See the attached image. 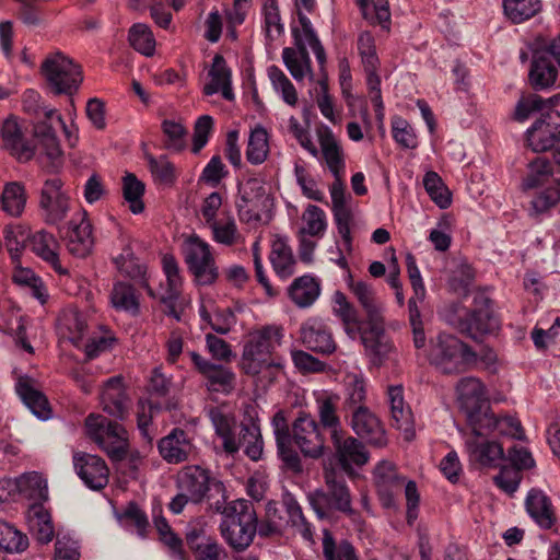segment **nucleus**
Here are the masks:
<instances>
[{
	"label": "nucleus",
	"mask_w": 560,
	"mask_h": 560,
	"mask_svg": "<svg viewBox=\"0 0 560 560\" xmlns=\"http://www.w3.org/2000/svg\"><path fill=\"white\" fill-rule=\"evenodd\" d=\"M338 395H320L316 399L317 417L323 430L328 432L335 460L346 474L351 475L354 468L368 464L370 453L362 441L343 429L338 415Z\"/></svg>",
	"instance_id": "obj_1"
},
{
	"label": "nucleus",
	"mask_w": 560,
	"mask_h": 560,
	"mask_svg": "<svg viewBox=\"0 0 560 560\" xmlns=\"http://www.w3.org/2000/svg\"><path fill=\"white\" fill-rule=\"evenodd\" d=\"M560 95L542 98L537 94L521 97L515 107L514 117L525 121L535 112H542L526 132L528 147L534 152H544L560 141V113L553 107L558 104Z\"/></svg>",
	"instance_id": "obj_2"
},
{
	"label": "nucleus",
	"mask_w": 560,
	"mask_h": 560,
	"mask_svg": "<svg viewBox=\"0 0 560 560\" xmlns=\"http://www.w3.org/2000/svg\"><path fill=\"white\" fill-rule=\"evenodd\" d=\"M282 338L283 329L279 326H266L252 332L244 345L242 370L248 375H257L268 368H282V360L272 355Z\"/></svg>",
	"instance_id": "obj_3"
},
{
	"label": "nucleus",
	"mask_w": 560,
	"mask_h": 560,
	"mask_svg": "<svg viewBox=\"0 0 560 560\" xmlns=\"http://www.w3.org/2000/svg\"><path fill=\"white\" fill-rule=\"evenodd\" d=\"M325 487L307 494V500L319 518L334 512L351 514L352 500L343 476L332 467L324 468Z\"/></svg>",
	"instance_id": "obj_4"
},
{
	"label": "nucleus",
	"mask_w": 560,
	"mask_h": 560,
	"mask_svg": "<svg viewBox=\"0 0 560 560\" xmlns=\"http://www.w3.org/2000/svg\"><path fill=\"white\" fill-rule=\"evenodd\" d=\"M428 359L440 372H465L476 361V352L456 336L441 332L430 342Z\"/></svg>",
	"instance_id": "obj_5"
},
{
	"label": "nucleus",
	"mask_w": 560,
	"mask_h": 560,
	"mask_svg": "<svg viewBox=\"0 0 560 560\" xmlns=\"http://www.w3.org/2000/svg\"><path fill=\"white\" fill-rule=\"evenodd\" d=\"M85 431L112 462H120L126 457L129 448L128 432L120 423L91 413L85 419Z\"/></svg>",
	"instance_id": "obj_6"
},
{
	"label": "nucleus",
	"mask_w": 560,
	"mask_h": 560,
	"mask_svg": "<svg viewBox=\"0 0 560 560\" xmlns=\"http://www.w3.org/2000/svg\"><path fill=\"white\" fill-rule=\"evenodd\" d=\"M40 71L49 89L58 95L72 96L83 81L81 67L60 51L48 55Z\"/></svg>",
	"instance_id": "obj_7"
},
{
	"label": "nucleus",
	"mask_w": 560,
	"mask_h": 560,
	"mask_svg": "<svg viewBox=\"0 0 560 560\" xmlns=\"http://www.w3.org/2000/svg\"><path fill=\"white\" fill-rule=\"evenodd\" d=\"M182 250L187 268L198 284L210 285L218 279L219 270L209 243L191 234L184 240Z\"/></svg>",
	"instance_id": "obj_8"
},
{
	"label": "nucleus",
	"mask_w": 560,
	"mask_h": 560,
	"mask_svg": "<svg viewBox=\"0 0 560 560\" xmlns=\"http://www.w3.org/2000/svg\"><path fill=\"white\" fill-rule=\"evenodd\" d=\"M455 326L462 334L479 341L497 332L500 322L492 310V301L485 293L478 292L474 296L472 308Z\"/></svg>",
	"instance_id": "obj_9"
},
{
	"label": "nucleus",
	"mask_w": 560,
	"mask_h": 560,
	"mask_svg": "<svg viewBox=\"0 0 560 560\" xmlns=\"http://www.w3.org/2000/svg\"><path fill=\"white\" fill-rule=\"evenodd\" d=\"M320 421L311 413L300 411L291 423L292 446H296L301 454L311 459H318L326 454V440L322 432Z\"/></svg>",
	"instance_id": "obj_10"
},
{
	"label": "nucleus",
	"mask_w": 560,
	"mask_h": 560,
	"mask_svg": "<svg viewBox=\"0 0 560 560\" xmlns=\"http://www.w3.org/2000/svg\"><path fill=\"white\" fill-rule=\"evenodd\" d=\"M39 209L44 222L49 225H58L67 218L71 209V198L60 178L52 177L44 182Z\"/></svg>",
	"instance_id": "obj_11"
},
{
	"label": "nucleus",
	"mask_w": 560,
	"mask_h": 560,
	"mask_svg": "<svg viewBox=\"0 0 560 560\" xmlns=\"http://www.w3.org/2000/svg\"><path fill=\"white\" fill-rule=\"evenodd\" d=\"M45 119L46 120L35 122L34 135L39 140L45 155L51 161L52 166L56 167L61 158V149L56 135L57 129L60 128L63 130L71 145H73L72 132L57 110L46 112Z\"/></svg>",
	"instance_id": "obj_12"
},
{
	"label": "nucleus",
	"mask_w": 560,
	"mask_h": 560,
	"mask_svg": "<svg viewBox=\"0 0 560 560\" xmlns=\"http://www.w3.org/2000/svg\"><path fill=\"white\" fill-rule=\"evenodd\" d=\"M45 119L46 120L35 122L34 135L39 140L45 155L51 161L52 166L56 167L61 158V149L56 135L57 129L60 128L63 130L71 145H73L72 132L57 110L46 112Z\"/></svg>",
	"instance_id": "obj_13"
},
{
	"label": "nucleus",
	"mask_w": 560,
	"mask_h": 560,
	"mask_svg": "<svg viewBox=\"0 0 560 560\" xmlns=\"http://www.w3.org/2000/svg\"><path fill=\"white\" fill-rule=\"evenodd\" d=\"M162 262L166 284L162 285L159 300L166 307L165 314L180 322L184 305L180 301L183 280L179 273V267L175 258L171 255H165Z\"/></svg>",
	"instance_id": "obj_14"
},
{
	"label": "nucleus",
	"mask_w": 560,
	"mask_h": 560,
	"mask_svg": "<svg viewBox=\"0 0 560 560\" xmlns=\"http://www.w3.org/2000/svg\"><path fill=\"white\" fill-rule=\"evenodd\" d=\"M177 486L180 491L190 495V502L199 503L210 490L223 493L224 486L221 481L210 476L207 469L199 466L186 467L177 478Z\"/></svg>",
	"instance_id": "obj_15"
},
{
	"label": "nucleus",
	"mask_w": 560,
	"mask_h": 560,
	"mask_svg": "<svg viewBox=\"0 0 560 560\" xmlns=\"http://www.w3.org/2000/svg\"><path fill=\"white\" fill-rule=\"evenodd\" d=\"M271 427L279 458L285 468L300 472L302 470V459L299 452L292 446L291 425L288 424L283 410H278L273 415Z\"/></svg>",
	"instance_id": "obj_16"
},
{
	"label": "nucleus",
	"mask_w": 560,
	"mask_h": 560,
	"mask_svg": "<svg viewBox=\"0 0 560 560\" xmlns=\"http://www.w3.org/2000/svg\"><path fill=\"white\" fill-rule=\"evenodd\" d=\"M14 389L22 402L39 419L50 417V407L46 396L39 389L35 378L13 371Z\"/></svg>",
	"instance_id": "obj_17"
},
{
	"label": "nucleus",
	"mask_w": 560,
	"mask_h": 560,
	"mask_svg": "<svg viewBox=\"0 0 560 560\" xmlns=\"http://www.w3.org/2000/svg\"><path fill=\"white\" fill-rule=\"evenodd\" d=\"M94 244L92 224L84 210L77 212L68 223L66 245L69 253L75 257H86Z\"/></svg>",
	"instance_id": "obj_18"
},
{
	"label": "nucleus",
	"mask_w": 560,
	"mask_h": 560,
	"mask_svg": "<svg viewBox=\"0 0 560 560\" xmlns=\"http://www.w3.org/2000/svg\"><path fill=\"white\" fill-rule=\"evenodd\" d=\"M350 428L369 444L382 447L386 444L385 430L374 412L368 407H359L350 412Z\"/></svg>",
	"instance_id": "obj_19"
},
{
	"label": "nucleus",
	"mask_w": 560,
	"mask_h": 560,
	"mask_svg": "<svg viewBox=\"0 0 560 560\" xmlns=\"http://www.w3.org/2000/svg\"><path fill=\"white\" fill-rule=\"evenodd\" d=\"M73 466L80 479L90 489L101 490L108 483L109 470L100 456L77 453L73 456Z\"/></svg>",
	"instance_id": "obj_20"
},
{
	"label": "nucleus",
	"mask_w": 560,
	"mask_h": 560,
	"mask_svg": "<svg viewBox=\"0 0 560 560\" xmlns=\"http://www.w3.org/2000/svg\"><path fill=\"white\" fill-rule=\"evenodd\" d=\"M373 475L383 506H395L396 497L404 487L405 478L398 474L392 463L386 460L375 467Z\"/></svg>",
	"instance_id": "obj_21"
},
{
	"label": "nucleus",
	"mask_w": 560,
	"mask_h": 560,
	"mask_svg": "<svg viewBox=\"0 0 560 560\" xmlns=\"http://www.w3.org/2000/svg\"><path fill=\"white\" fill-rule=\"evenodd\" d=\"M292 35L298 49L291 47L283 48V63L295 81L300 82L305 77H308L312 81L314 79V73L311 65V58L306 49V45L303 43L300 30L293 27Z\"/></svg>",
	"instance_id": "obj_22"
},
{
	"label": "nucleus",
	"mask_w": 560,
	"mask_h": 560,
	"mask_svg": "<svg viewBox=\"0 0 560 560\" xmlns=\"http://www.w3.org/2000/svg\"><path fill=\"white\" fill-rule=\"evenodd\" d=\"M300 340L308 350L317 353L330 354L336 350L330 330L316 318H311L301 325Z\"/></svg>",
	"instance_id": "obj_23"
},
{
	"label": "nucleus",
	"mask_w": 560,
	"mask_h": 560,
	"mask_svg": "<svg viewBox=\"0 0 560 560\" xmlns=\"http://www.w3.org/2000/svg\"><path fill=\"white\" fill-rule=\"evenodd\" d=\"M2 145L20 161H28L33 158L34 145L27 141L24 133L13 117H8L0 128Z\"/></svg>",
	"instance_id": "obj_24"
},
{
	"label": "nucleus",
	"mask_w": 560,
	"mask_h": 560,
	"mask_svg": "<svg viewBox=\"0 0 560 560\" xmlns=\"http://www.w3.org/2000/svg\"><path fill=\"white\" fill-rule=\"evenodd\" d=\"M348 284L351 293L364 311L366 325L384 323V303L376 295L374 288L364 281H354L351 277Z\"/></svg>",
	"instance_id": "obj_25"
},
{
	"label": "nucleus",
	"mask_w": 560,
	"mask_h": 560,
	"mask_svg": "<svg viewBox=\"0 0 560 560\" xmlns=\"http://www.w3.org/2000/svg\"><path fill=\"white\" fill-rule=\"evenodd\" d=\"M525 509L534 522L544 529H550L557 521L552 501L541 489L532 488L527 492Z\"/></svg>",
	"instance_id": "obj_26"
},
{
	"label": "nucleus",
	"mask_w": 560,
	"mask_h": 560,
	"mask_svg": "<svg viewBox=\"0 0 560 560\" xmlns=\"http://www.w3.org/2000/svg\"><path fill=\"white\" fill-rule=\"evenodd\" d=\"M159 452L164 460L178 464L189 458L194 446L187 433L178 428L173 429L159 442Z\"/></svg>",
	"instance_id": "obj_27"
},
{
	"label": "nucleus",
	"mask_w": 560,
	"mask_h": 560,
	"mask_svg": "<svg viewBox=\"0 0 560 560\" xmlns=\"http://www.w3.org/2000/svg\"><path fill=\"white\" fill-rule=\"evenodd\" d=\"M384 323H373L369 325V330L362 332V343L372 362L380 366L389 358L393 351V345L386 336L383 327Z\"/></svg>",
	"instance_id": "obj_28"
},
{
	"label": "nucleus",
	"mask_w": 560,
	"mask_h": 560,
	"mask_svg": "<svg viewBox=\"0 0 560 560\" xmlns=\"http://www.w3.org/2000/svg\"><path fill=\"white\" fill-rule=\"evenodd\" d=\"M103 410L112 417L124 419L128 412V397L121 376L108 378L101 393Z\"/></svg>",
	"instance_id": "obj_29"
},
{
	"label": "nucleus",
	"mask_w": 560,
	"mask_h": 560,
	"mask_svg": "<svg viewBox=\"0 0 560 560\" xmlns=\"http://www.w3.org/2000/svg\"><path fill=\"white\" fill-rule=\"evenodd\" d=\"M557 61L545 48L535 50L529 70V81L534 89L551 86L558 75Z\"/></svg>",
	"instance_id": "obj_30"
},
{
	"label": "nucleus",
	"mask_w": 560,
	"mask_h": 560,
	"mask_svg": "<svg viewBox=\"0 0 560 560\" xmlns=\"http://www.w3.org/2000/svg\"><path fill=\"white\" fill-rule=\"evenodd\" d=\"M322 156L334 177L342 176L346 170L343 150L329 127L317 131Z\"/></svg>",
	"instance_id": "obj_31"
},
{
	"label": "nucleus",
	"mask_w": 560,
	"mask_h": 560,
	"mask_svg": "<svg viewBox=\"0 0 560 560\" xmlns=\"http://www.w3.org/2000/svg\"><path fill=\"white\" fill-rule=\"evenodd\" d=\"M457 401L460 409L466 413L488 405L485 386L477 377H464L456 386Z\"/></svg>",
	"instance_id": "obj_32"
},
{
	"label": "nucleus",
	"mask_w": 560,
	"mask_h": 560,
	"mask_svg": "<svg viewBox=\"0 0 560 560\" xmlns=\"http://www.w3.org/2000/svg\"><path fill=\"white\" fill-rule=\"evenodd\" d=\"M465 446L469 460L485 467H495L504 457L503 446L495 441L467 439Z\"/></svg>",
	"instance_id": "obj_33"
},
{
	"label": "nucleus",
	"mask_w": 560,
	"mask_h": 560,
	"mask_svg": "<svg viewBox=\"0 0 560 560\" xmlns=\"http://www.w3.org/2000/svg\"><path fill=\"white\" fill-rule=\"evenodd\" d=\"M30 242L32 250L48 262L56 272L59 275L68 273L67 269L60 264L58 256L59 243L51 233L39 230L30 236Z\"/></svg>",
	"instance_id": "obj_34"
},
{
	"label": "nucleus",
	"mask_w": 560,
	"mask_h": 560,
	"mask_svg": "<svg viewBox=\"0 0 560 560\" xmlns=\"http://www.w3.org/2000/svg\"><path fill=\"white\" fill-rule=\"evenodd\" d=\"M208 75L210 78V82L203 86V93L206 95H213L221 92L225 100H234V93L231 84V70L228 68L222 56H214Z\"/></svg>",
	"instance_id": "obj_35"
},
{
	"label": "nucleus",
	"mask_w": 560,
	"mask_h": 560,
	"mask_svg": "<svg viewBox=\"0 0 560 560\" xmlns=\"http://www.w3.org/2000/svg\"><path fill=\"white\" fill-rule=\"evenodd\" d=\"M215 511L222 515L220 524H257V514L254 504L245 499L233 500L224 505L218 501L215 503Z\"/></svg>",
	"instance_id": "obj_36"
},
{
	"label": "nucleus",
	"mask_w": 560,
	"mask_h": 560,
	"mask_svg": "<svg viewBox=\"0 0 560 560\" xmlns=\"http://www.w3.org/2000/svg\"><path fill=\"white\" fill-rule=\"evenodd\" d=\"M30 532L39 544H48L55 536L51 515L40 503H33L26 513Z\"/></svg>",
	"instance_id": "obj_37"
},
{
	"label": "nucleus",
	"mask_w": 560,
	"mask_h": 560,
	"mask_svg": "<svg viewBox=\"0 0 560 560\" xmlns=\"http://www.w3.org/2000/svg\"><path fill=\"white\" fill-rule=\"evenodd\" d=\"M208 415L217 435L222 440L224 451L229 454L238 452V442H235L236 434L234 433L235 418L220 407L210 408Z\"/></svg>",
	"instance_id": "obj_38"
},
{
	"label": "nucleus",
	"mask_w": 560,
	"mask_h": 560,
	"mask_svg": "<svg viewBox=\"0 0 560 560\" xmlns=\"http://www.w3.org/2000/svg\"><path fill=\"white\" fill-rule=\"evenodd\" d=\"M269 259L280 278L288 279L294 275L296 259L285 237L278 236L273 240Z\"/></svg>",
	"instance_id": "obj_39"
},
{
	"label": "nucleus",
	"mask_w": 560,
	"mask_h": 560,
	"mask_svg": "<svg viewBox=\"0 0 560 560\" xmlns=\"http://www.w3.org/2000/svg\"><path fill=\"white\" fill-rule=\"evenodd\" d=\"M387 395L393 425L399 430H404L408 434L412 428V412L405 404L402 386H389Z\"/></svg>",
	"instance_id": "obj_40"
},
{
	"label": "nucleus",
	"mask_w": 560,
	"mask_h": 560,
	"mask_svg": "<svg viewBox=\"0 0 560 560\" xmlns=\"http://www.w3.org/2000/svg\"><path fill=\"white\" fill-rule=\"evenodd\" d=\"M291 301L299 307L311 306L319 296V282L310 275L296 278L288 289Z\"/></svg>",
	"instance_id": "obj_41"
},
{
	"label": "nucleus",
	"mask_w": 560,
	"mask_h": 560,
	"mask_svg": "<svg viewBox=\"0 0 560 560\" xmlns=\"http://www.w3.org/2000/svg\"><path fill=\"white\" fill-rule=\"evenodd\" d=\"M13 486L23 497L33 500L34 503L43 504L48 500L47 480L36 471L21 475L13 481Z\"/></svg>",
	"instance_id": "obj_42"
},
{
	"label": "nucleus",
	"mask_w": 560,
	"mask_h": 560,
	"mask_svg": "<svg viewBox=\"0 0 560 560\" xmlns=\"http://www.w3.org/2000/svg\"><path fill=\"white\" fill-rule=\"evenodd\" d=\"M235 442H238V450L243 447L252 460L256 462L261 458L264 442L260 428L256 422L242 423Z\"/></svg>",
	"instance_id": "obj_43"
},
{
	"label": "nucleus",
	"mask_w": 560,
	"mask_h": 560,
	"mask_svg": "<svg viewBox=\"0 0 560 560\" xmlns=\"http://www.w3.org/2000/svg\"><path fill=\"white\" fill-rule=\"evenodd\" d=\"M256 529L257 524H220L222 537L226 544L236 551H243L250 546L256 535Z\"/></svg>",
	"instance_id": "obj_44"
},
{
	"label": "nucleus",
	"mask_w": 560,
	"mask_h": 560,
	"mask_svg": "<svg viewBox=\"0 0 560 560\" xmlns=\"http://www.w3.org/2000/svg\"><path fill=\"white\" fill-rule=\"evenodd\" d=\"M26 194L24 186L18 182L5 184L1 195V208L11 217H20L24 211Z\"/></svg>",
	"instance_id": "obj_45"
},
{
	"label": "nucleus",
	"mask_w": 560,
	"mask_h": 560,
	"mask_svg": "<svg viewBox=\"0 0 560 560\" xmlns=\"http://www.w3.org/2000/svg\"><path fill=\"white\" fill-rule=\"evenodd\" d=\"M208 228L211 230L212 240L218 244L234 246L243 240L237 224L232 217L213 221Z\"/></svg>",
	"instance_id": "obj_46"
},
{
	"label": "nucleus",
	"mask_w": 560,
	"mask_h": 560,
	"mask_svg": "<svg viewBox=\"0 0 560 560\" xmlns=\"http://www.w3.org/2000/svg\"><path fill=\"white\" fill-rule=\"evenodd\" d=\"M267 74L276 93L285 104L294 107L299 101L298 92L285 73L279 67L270 66L267 69Z\"/></svg>",
	"instance_id": "obj_47"
},
{
	"label": "nucleus",
	"mask_w": 560,
	"mask_h": 560,
	"mask_svg": "<svg viewBox=\"0 0 560 560\" xmlns=\"http://www.w3.org/2000/svg\"><path fill=\"white\" fill-rule=\"evenodd\" d=\"M366 384L362 376L350 374L347 376L343 408L347 412H352L359 407H365Z\"/></svg>",
	"instance_id": "obj_48"
},
{
	"label": "nucleus",
	"mask_w": 560,
	"mask_h": 560,
	"mask_svg": "<svg viewBox=\"0 0 560 560\" xmlns=\"http://www.w3.org/2000/svg\"><path fill=\"white\" fill-rule=\"evenodd\" d=\"M541 9L540 0H504V14L513 23H522L532 19Z\"/></svg>",
	"instance_id": "obj_49"
},
{
	"label": "nucleus",
	"mask_w": 560,
	"mask_h": 560,
	"mask_svg": "<svg viewBox=\"0 0 560 560\" xmlns=\"http://www.w3.org/2000/svg\"><path fill=\"white\" fill-rule=\"evenodd\" d=\"M110 302L118 311L128 312L132 315L139 312L138 298L136 296L133 287L129 283H115L110 293Z\"/></svg>",
	"instance_id": "obj_50"
},
{
	"label": "nucleus",
	"mask_w": 560,
	"mask_h": 560,
	"mask_svg": "<svg viewBox=\"0 0 560 560\" xmlns=\"http://www.w3.org/2000/svg\"><path fill=\"white\" fill-rule=\"evenodd\" d=\"M323 556L325 560H358L354 547L347 540L336 544L327 529L323 532Z\"/></svg>",
	"instance_id": "obj_51"
},
{
	"label": "nucleus",
	"mask_w": 560,
	"mask_h": 560,
	"mask_svg": "<svg viewBox=\"0 0 560 560\" xmlns=\"http://www.w3.org/2000/svg\"><path fill=\"white\" fill-rule=\"evenodd\" d=\"M128 39L138 52L147 57L153 56L156 43L149 25L143 23L132 25L129 30Z\"/></svg>",
	"instance_id": "obj_52"
},
{
	"label": "nucleus",
	"mask_w": 560,
	"mask_h": 560,
	"mask_svg": "<svg viewBox=\"0 0 560 560\" xmlns=\"http://www.w3.org/2000/svg\"><path fill=\"white\" fill-rule=\"evenodd\" d=\"M466 418L474 434L471 439L487 436L495 432V416L490 411L489 406L466 413Z\"/></svg>",
	"instance_id": "obj_53"
},
{
	"label": "nucleus",
	"mask_w": 560,
	"mask_h": 560,
	"mask_svg": "<svg viewBox=\"0 0 560 560\" xmlns=\"http://www.w3.org/2000/svg\"><path fill=\"white\" fill-rule=\"evenodd\" d=\"M144 194V184L136 175L128 173L122 178V195L129 203L132 213L139 214L144 210L142 196Z\"/></svg>",
	"instance_id": "obj_54"
},
{
	"label": "nucleus",
	"mask_w": 560,
	"mask_h": 560,
	"mask_svg": "<svg viewBox=\"0 0 560 560\" xmlns=\"http://www.w3.org/2000/svg\"><path fill=\"white\" fill-rule=\"evenodd\" d=\"M268 135L262 127L252 130L248 139L246 159L252 164H261L268 155Z\"/></svg>",
	"instance_id": "obj_55"
},
{
	"label": "nucleus",
	"mask_w": 560,
	"mask_h": 560,
	"mask_svg": "<svg viewBox=\"0 0 560 560\" xmlns=\"http://www.w3.org/2000/svg\"><path fill=\"white\" fill-rule=\"evenodd\" d=\"M552 164L545 158H536L528 165V174L523 180L524 189H533L549 183L552 177Z\"/></svg>",
	"instance_id": "obj_56"
},
{
	"label": "nucleus",
	"mask_w": 560,
	"mask_h": 560,
	"mask_svg": "<svg viewBox=\"0 0 560 560\" xmlns=\"http://www.w3.org/2000/svg\"><path fill=\"white\" fill-rule=\"evenodd\" d=\"M150 172L154 178V182L159 185L170 187L176 182L175 166L167 160L166 156L161 155L154 158L153 155H147Z\"/></svg>",
	"instance_id": "obj_57"
},
{
	"label": "nucleus",
	"mask_w": 560,
	"mask_h": 560,
	"mask_svg": "<svg viewBox=\"0 0 560 560\" xmlns=\"http://www.w3.org/2000/svg\"><path fill=\"white\" fill-rule=\"evenodd\" d=\"M28 547L26 535L12 525L0 521V549L7 552H22Z\"/></svg>",
	"instance_id": "obj_58"
},
{
	"label": "nucleus",
	"mask_w": 560,
	"mask_h": 560,
	"mask_svg": "<svg viewBox=\"0 0 560 560\" xmlns=\"http://www.w3.org/2000/svg\"><path fill=\"white\" fill-rule=\"evenodd\" d=\"M305 226L301 229L302 234L322 237L327 229L326 214L323 209L315 205H308L303 217Z\"/></svg>",
	"instance_id": "obj_59"
},
{
	"label": "nucleus",
	"mask_w": 560,
	"mask_h": 560,
	"mask_svg": "<svg viewBox=\"0 0 560 560\" xmlns=\"http://www.w3.org/2000/svg\"><path fill=\"white\" fill-rule=\"evenodd\" d=\"M424 188L430 198L441 208H447L452 200L448 189L435 172H428L423 178Z\"/></svg>",
	"instance_id": "obj_60"
},
{
	"label": "nucleus",
	"mask_w": 560,
	"mask_h": 560,
	"mask_svg": "<svg viewBox=\"0 0 560 560\" xmlns=\"http://www.w3.org/2000/svg\"><path fill=\"white\" fill-rule=\"evenodd\" d=\"M560 202V182L540 190L532 200L530 214L539 215L548 212Z\"/></svg>",
	"instance_id": "obj_61"
},
{
	"label": "nucleus",
	"mask_w": 560,
	"mask_h": 560,
	"mask_svg": "<svg viewBox=\"0 0 560 560\" xmlns=\"http://www.w3.org/2000/svg\"><path fill=\"white\" fill-rule=\"evenodd\" d=\"M210 390L230 393L234 388L235 374L222 365H214L205 376Z\"/></svg>",
	"instance_id": "obj_62"
},
{
	"label": "nucleus",
	"mask_w": 560,
	"mask_h": 560,
	"mask_svg": "<svg viewBox=\"0 0 560 560\" xmlns=\"http://www.w3.org/2000/svg\"><path fill=\"white\" fill-rule=\"evenodd\" d=\"M118 520L126 526H133L140 537H145L149 521L144 511H142L136 503L130 502L118 514Z\"/></svg>",
	"instance_id": "obj_63"
},
{
	"label": "nucleus",
	"mask_w": 560,
	"mask_h": 560,
	"mask_svg": "<svg viewBox=\"0 0 560 560\" xmlns=\"http://www.w3.org/2000/svg\"><path fill=\"white\" fill-rule=\"evenodd\" d=\"M287 512L289 515L288 522L295 529L302 538L308 542H314V532L311 523L305 518L301 506L298 502L291 501L287 504Z\"/></svg>",
	"instance_id": "obj_64"
}]
</instances>
